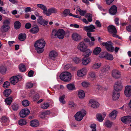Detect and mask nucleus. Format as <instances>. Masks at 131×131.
Segmentation results:
<instances>
[{"label": "nucleus", "instance_id": "1", "mask_svg": "<svg viewBox=\"0 0 131 131\" xmlns=\"http://www.w3.org/2000/svg\"><path fill=\"white\" fill-rule=\"evenodd\" d=\"M45 45L46 42L44 39H41L36 41L34 46L37 52L40 53L43 52V48Z\"/></svg>", "mask_w": 131, "mask_h": 131}, {"label": "nucleus", "instance_id": "2", "mask_svg": "<svg viewBox=\"0 0 131 131\" xmlns=\"http://www.w3.org/2000/svg\"><path fill=\"white\" fill-rule=\"evenodd\" d=\"M65 34V32L63 29H59L57 31L54 29L52 31L51 37L53 38L57 37L59 39H62L64 38Z\"/></svg>", "mask_w": 131, "mask_h": 131}, {"label": "nucleus", "instance_id": "3", "mask_svg": "<svg viewBox=\"0 0 131 131\" xmlns=\"http://www.w3.org/2000/svg\"><path fill=\"white\" fill-rule=\"evenodd\" d=\"M60 79L62 81L67 82L70 80L71 75L70 73L65 72L61 73L60 75Z\"/></svg>", "mask_w": 131, "mask_h": 131}, {"label": "nucleus", "instance_id": "4", "mask_svg": "<svg viewBox=\"0 0 131 131\" xmlns=\"http://www.w3.org/2000/svg\"><path fill=\"white\" fill-rule=\"evenodd\" d=\"M86 114V112L85 110L78 112L74 115L75 119L78 121H81L83 117Z\"/></svg>", "mask_w": 131, "mask_h": 131}, {"label": "nucleus", "instance_id": "5", "mask_svg": "<svg viewBox=\"0 0 131 131\" xmlns=\"http://www.w3.org/2000/svg\"><path fill=\"white\" fill-rule=\"evenodd\" d=\"M77 49L80 51L85 52L88 48V46L83 41L80 42L77 46Z\"/></svg>", "mask_w": 131, "mask_h": 131}, {"label": "nucleus", "instance_id": "6", "mask_svg": "<svg viewBox=\"0 0 131 131\" xmlns=\"http://www.w3.org/2000/svg\"><path fill=\"white\" fill-rule=\"evenodd\" d=\"M112 43L111 41H108L106 42H103V45L105 46L107 51L113 52L114 49V48L112 46Z\"/></svg>", "mask_w": 131, "mask_h": 131}, {"label": "nucleus", "instance_id": "7", "mask_svg": "<svg viewBox=\"0 0 131 131\" xmlns=\"http://www.w3.org/2000/svg\"><path fill=\"white\" fill-rule=\"evenodd\" d=\"M88 71L86 68H84L79 70L77 72V75L80 77H82L87 74Z\"/></svg>", "mask_w": 131, "mask_h": 131}, {"label": "nucleus", "instance_id": "8", "mask_svg": "<svg viewBox=\"0 0 131 131\" xmlns=\"http://www.w3.org/2000/svg\"><path fill=\"white\" fill-rule=\"evenodd\" d=\"M72 40L75 41L79 42L82 39V36L79 34L77 32L73 33L72 35Z\"/></svg>", "mask_w": 131, "mask_h": 131}, {"label": "nucleus", "instance_id": "9", "mask_svg": "<svg viewBox=\"0 0 131 131\" xmlns=\"http://www.w3.org/2000/svg\"><path fill=\"white\" fill-rule=\"evenodd\" d=\"M122 87L121 82L120 81H118L115 83L114 88L115 91H118L122 90Z\"/></svg>", "mask_w": 131, "mask_h": 131}, {"label": "nucleus", "instance_id": "10", "mask_svg": "<svg viewBox=\"0 0 131 131\" xmlns=\"http://www.w3.org/2000/svg\"><path fill=\"white\" fill-rule=\"evenodd\" d=\"M95 28V26L92 24L89 26H85L83 28V30L85 31L90 32H94Z\"/></svg>", "mask_w": 131, "mask_h": 131}, {"label": "nucleus", "instance_id": "11", "mask_svg": "<svg viewBox=\"0 0 131 131\" xmlns=\"http://www.w3.org/2000/svg\"><path fill=\"white\" fill-rule=\"evenodd\" d=\"M124 94L127 97L131 96V85H127L126 86L124 90Z\"/></svg>", "mask_w": 131, "mask_h": 131}, {"label": "nucleus", "instance_id": "12", "mask_svg": "<svg viewBox=\"0 0 131 131\" xmlns=\"http://www.w3.org/2000/svg\"><path fill=\"white\" fill-rule=\"evenodd\" d=\"M121 120L123 123L128 124L131 122V117L129 116H124L121 118Z\"/></svg>", "mask_w": 131, "mask_h": 131}, {"label": "nucleus", "instance_id": "13", "mask_svg": "<svg viewBox=\"0 0 131 131\" xmlns=\"http://www.w3.org/2000/svg\"><path fill=\"white\" fill-rule=\"evenodd\" d=\"M30 113L29 110L25 108L19 112L20 116L22 118L26 117Z\"/></svg>", "mask_w": 131, "mask_h": 131}, {"label": "nucleus", "instance_id": "14", "mask_svg": "<svg viewBox=\"0 0 131 131\" xmlns=\"http://www.w3.org/2000/svg\"><path fill=\"white\" fill-rule=\"evenodd\" d=\"M89 104L91 107L93 108H97L99 106V104L97 102L92 99L89 101Z\"/></svg>", "mask_w": 131, "mask_h": 131}, {"label": "nucleus", "instance_id": "15", "mask_svg": "<svg viewBox=\"0 0 131 131\" xmlns=\"http://www.w3.org/2000/svg\"><path fill=\"white\" fill-rule=\"evenodd\" d=\"M112 75L114 78L118 79L121 77V73L118 70L114 69L112 71Z\"/></svg>", "mask_w": 131, "mask_h": 131}, {"label": "nucleus", "instance_id": "16", "mask_svg": "<svg viewBox=\"0 0 131 131\" xmlns=\"http://www.w3.org/2000/svg\"><path fill=\"white\" fill-rule=\"evenodd\" d=\"M96 77V75L95 72L92 71L90 72L88 74V79L90 80H93Z\"/></svg>", "mask_w": 131, "mask_h": 131}, {"label": "nucleus", "instance_id": "17", "mask_svg": "<svg viewBox=\"0 0 131 131\" xmlns=\"http://www.w3.org/2000/svg\"><path fill=\"white\" fill-rule=\"evenodd\" d=\"M108 31L110 34H116L117 30L115 27L113 25H110L107 27Z\"/></svg>", "mask_w": 131, "mask_h": 131}, {"label": "nucleus", "instance_id": "18", "mask_svg": "<svg viewBox=\"0 0 131 131\" xmlns=\"http://www.w3.org/2000/svg\"><path fill=\"white\" fill-rule=\"evenodd\" d=\"M81 61L83 65L86 66L90 62L91 59L89 58H87V57H85L82 59Z\"/></svg>", "mask_w": 131, "mask_h": 131}, {"label": "nucleus", "instance_id": "19", "mask_svg": "<svg viewBox=\"0 0 131 131\" xmlns=\"http://www.w3.org/2000/svg\"><path fill=\"white\" fill-rule=\"evenodd\" d=\"M11 83L13 85H15L18 81V79L16 76L12 77L9 79Z\"/></svg>", "mask_w": 131, "mask_h": 131}, {"label": "nucleus", "instance_id": "20", "mask_svg": "<svg viewBox=\"0 0 131 131\" xmlns=\"http://www.w3.org/2000/svg\"><path fill=\"white\" fill-rule=\"evenodd\" d=\"M42 16L39 17V19L37 20V22L38 23L43 26L47 25L48 23V21L42 19Z\"/></svg>", "mask_w": 131, "mask_h": 131}, {"label": "nucleus", "instance_id": "21", "mask_svg": "<svg viewBox=\"0 0 131 131\" xmlns=\"http://www.w3.org/2000/svg\"><path fill=\"white\" fill-rule=\"evenodd\" d=\"M117 8L115 5L112 6L110 8L109 12L110 14L112 15H115L117 12Z\"/></svg>", "mask_w": 131, "mask_h": 131}, {"label": "nucleus", "instance_id": "22", "mask_svg": "<svg viewBox=\"0 0 131 131\" xmlns=\"http://www.w3.org/2000/svg\"><path fill=\"white\" fill-rule=\"evenodd\" d=\"M120 94L119 93L116 91H114L112 95V99L113 100H116L119 98Z\"/></svg>", "mask_w": 131, "mask_h": 131}, {"label": "nucleus", "instance_id": "23", "mask_svg": "<svg viewBox=\"0 0 131 131\" xmlns=\"http://www.w3.org/2000/svg\"><path fill=\"white\" fill-rule=\"evenodd\" d=\"M39 124V121L37 119L32 120L30 123V125L33 127H37Z\"/></svg>", "mask_w": 131, "mask_h": 131}, {"label": "nucleus", "instance_id": "24", "mask_svg": "<svg viewBox=\"0 0 131 131\" xmlns=\"http://www.w3.org/2000/svg\"><path fill=\"white\" fill-rule=\"evenodd\" d=\"M101 64L100 63H95L91 66V68L93 70L98 69L101 66Z\"/></svg>", "mask_w": 131, "mask_h": 131}, {"label": "nucleus", "instance_id": "25", "mask_svg": "<svg viewBox=\"0 0 131 131\" xmlns=\"http://www.w3.org/2000/svg\"><path fill=\"white\" fill-rule=\"evenodd\" d=\"M117 113V111L114 110L110 114L109 117L112 120H114L116 116Z\"/></svg>", "mask_w": 131, "mask_h": 131}, {"label": "nucleus", "instance_id": "26", "mask_svg": "<svg viewBox=\"0 0 131 131\" xmlns=\"http://www.w3.org/2000/svg\"><path fill=\"white\" fill-rule=\"evenodd\" d=\"M66 86L68 89L70 91H72L75 89V85L73 83L68 84L66 85Z\"/></svg>", "mask_w": 131, "mask_h": 131}, {"label": "nucleus", "instance_id": "27", "mask_svg": "<svg viewBox=\"0 0 131 131\" xmlns=\"http://www.w3.org/2000/svg\"><path fill=\"white\" fill-rule=\"evenodd\" d=\"M57 53L55 51L52 50L50 51L49 53V56L51 59H53L57 56Z\"/></svg>", "mask_w": 131, "mask_h": 131}, {"label": "nucleus", "instance_id": "28", "mask_svg": "<svg viewBox=\"0 0 131 131\" xmlns=\"http://www.w3.org/2000/svg\"><path fill=\"white\" fill-rule=\"evenodd\" d=\"M39 28L38 26H35L31 28L30 30L31 33L35 34L37 33L39 31Z\"/></svg>", "mask_w": 131, "mask_h": 131}, {"label": "nucleus", "instance_id": "29", "mask_svg": "<svg viewBox=\"0 0 131 131\" xmlns=\"http://www.w3.org/2000/svg\"><path fill=\"white\" fill-rule=\"evenodd\" d=\"M10 27L7 25H3L1 28V30L2 32L7 31L9 28Z\"/></svg>", "mask_w": 131, "mask_h": 131}, {"label": "nucleus", "instance_id": "30", "mask_svg": "<svg viewBox=\"0 0 131 131\" xmlns=\"http://www.w3.org/2000/svg\"><path fill=\"white\" fill-rule=\"evenodd\" d=\"M101 51L100 47H97L94 49L93 51V53L95 55H97L99 54Z\"/></svg>", "mask_w": 131, "mask_h": 131}, {"label": "nucleus", "instance_id": "31", "mask_svg": "<svg viewBox=\"0 0 131 131\" xmlns=\"http://www.w3.org/2000/svg\"><path fill=\"white\" fill-rule=\"evenodd\" d=\"M26 35L25 33H21L19 35L18 39L20 41H24L26 39Z\"/></svg>", "mask_w": 131, "mask_h": 131}, {"label": "nucleus", "instance_id": "32", "mask_svg": "<svg viewBox=\"0 0 131 131\" xmlns=\"http://www.w3.org/2000/svg\"><path fill=\"white\" fill-rule=\"evenodd\" d=\"M0 121L2 123H6V124H8L9 123L8 118L5 116H2Z\"/></svg>", "mask_w": 131, "mask_h": 131}, {"label": "nucleus", "instance_id": "33", "mask_svg": "<svg viewBox=\"0 0 131 131\" xmlns=\"http://www.w3.org/2000/svg\"><path fill=\"white\" fill-rule=\"evenodd\" d=\"M6 71V68L5 66H2L0 67V72L1 74H5Z\"/></svg>", "mask_w": 131, "mask_h": 131}, {"label": "nucleus", "instance_id": "34", "mask_svg": "<svg viewBox=\"0 0 131 131\" xmlns=\"http://www.w3.org/2000/svg\"><path fill=\"white\" fill-rule=\"evenodd\" d=\"M104 57L106 59L108 60H112L113 59V56L109 53H106L104 56Z\"/></svg>", "mask_w": 131, "mask_h": 131}, {"label": "nucleus", "instance_id": "35", "mask_svg": "<svg viewBox=\"0 0 131 131\" xmlns=\"http://www.w3.org/2000/svg\"><path fill=\"white\" fill-rule=\"evenodd\" d=\"M112 124L113 122H112L110 121L109 120H107L105 122L104 124L106 127L110 128L111 127Z\"/></svg>", "mask_w": 131, "mask_h": 131}, {"label": "nucleus", "instance_id": "36", "mask_svg": "<svg viewBox=\"0 0 131 131\" xmlns=\"http://www.w3.org/2000/svg\"><path fill=\"white\" fill-rule=\"evenodd\" d=\"M65 97V95H63L60 96L59 98V100L60 102L63 104H65L66 103V101L64 99Z\"/></svg>", "mask_w": 131, "mask_h": 131}, {"label": "nucleus", "instance_id": "37", "mask_svg": "<svg viewBox=\"0 0 131 131\" xmlns=\"http://www.w3.org/2000/svg\"><path fill=\"white\" fill-rule=\"evenodd\" d=\"M85 93L83 90H80L78 93V96L81 99L83 98L85 96Z\"/></svg>", "mask_w": 131, "mask_h": 131}, {"label": "nucleus", "instance_id": "38", "mask_svg": "<svg viewBox=\"0 0 131 131\" xmlns=\"http://www.w3.org/2000/svg\"><path fill=\"white\" fill-rule=\"evenodd\" d=\"M49 104L47 102H45L41 105V108L43 109H47L49 106Z\"/></svg>", "mask_w": 131, "mask_h": 131}, {"label": "nucleus", "instance_id": "39", "mask_svg": "<svg viewBox=\"0 0 131 131\" xmlns=\"http://www.w3.org/2000/svg\"><path fill=\"white\" fill-rule=\"evenodd\" d=\"M85 52L84 56L85 57H88L91 55L92 51L90 49H87Z\"/></svg>", "mask_w": 131, "mask_h": 131}, {"label": "nucleus", "instance_id": "40", "mask_svg": "<svg viewBox=\"0 0 131 131\" xmlns=\"http://www.w3.org/2000/svg\"><path fill=\"white\" fill-rule=\"evenodd\" d=\"M81 84L83 87L87 88L90 86V83L87 81H84Z\"/></svg>", "mask_w": 131, "mask_h": 131}, {"label": "nucleus", "instance_id": "41", "mask_svg": "<svg viewBox=\"0 0 131 131\" xmlns=\"http://www.w3.org/2000/svg\"><path fill=\"white\" fill-rule=\"evenodd\" d=\"M96 117L98 120L100 122H102L104 119V117H103L101 114H97Z\"/></svg>", "mask_w": 131, "mask_h": 131}, {"label": "nucleus", "instance_id": "42", "mask_svg": "<svg viewBox=\"0 0 131 131\" xmlns=\"http://www.w3.org/2000/svg\"><path fill=\"white\" fill-rule=\"evenodd\" d=\"M86 17L88 18V20L89 22H91L92 21V15L90 14H86L85 15Z\"/></svg>", "mask_w": 131, "mask_h": 131}, {"label": "nucleus", "instance_id": "43", "mask_svg": "<svg viewBox=\"0 0 131 131\" xmlns=\"http://www.w3.org/2000/svg\"><path fill=\"white\" fill-rule=\"evenodd\" d=\"M11 92V90L10 89H7L4 91V94L7 97L10 94Z\"/></svg>", "mask_w": 131, "mask_h": 131}, {"label": "nucleus", "instance_id": "44", "mask_svg": "<svg viewBox=\"0 0 131 131\" xmlns=\"http://www.w3.org/2000/svg\"><path fill=\"white\" fill-rule=\"evenodd\" d=\"M21 23L19 21H16L14 24V26L15 28L19 29L21 27Z\"/></svg>", "mask_w": 131, "mask_h": 131}, {"label": "nucleus", "instance_id": "45", "mask_svg": "<svg viewBox=\"0 0 131 131\" xmlns=\"http://www.w3.org/2000/svg\"><path fill=\"white\" fill-rule=\"evenodd\" d=\"M19 106L17 104H14L12 106V109L14 111H17L19 108Z\"/></svg>", "mask_w": 131, "mask_h": 131}, {"label": "nucleus", "instance_id": "46", "mask_svg": "<svg viewBox=\"0 0 131 131\" xmlns=\"http://www.w3.org/2000/svg\"><path fill=\"white\" fill-rule=\"evenodd\" d=\"M19 69L20 71L23 72L26 70V68L24 65L21 64L19 65Z\"/></svg>", "mask_w": 131, "mask_h": 131}, {"label": "nucleus", "instance_id": "47", "mask_svg": "<svg viewBox=\"0 0 131 131\" xmlns=\"http://www.w3.org/2000/svg\"><path fill=\"white\" fill-rule=\"evenodd\" d=\"M110 67L108 65H106L104 66L101 69L106 73L110 70Z\"/></svg>", "mask_w": 131, "mask_h": 131}, {"label": "nucleus", "instance_id": "48", "mask_svg": "<svg viewBox=\"0 0 131 131\" xmlns=\"http://www.w3.org/2000/svg\"><path fill=\"white\" fill-rule=\"evenodd\" d=\"M12 100V98L9 97L6 98L5 100V102L7 105H10L11 103Z\"/></svg>", "mask_w": 131, "mask_h": 131}, {"label": "nucleus", "instance_id": "49", "mask_svg": "<svg viewBox=\"0 0 131 131\" xmlns=\"http://www.w3.org/2000/svg\"><path fill=\"white\" fill-rule=\"evenodd\" d=\"M37 6L39 8H40L41 9L43 10V11L45 10L47 8L46 7V6L44 5L41 4H38L37 5Z\"/></svg>", "mask_w": 131, "mask_h": 131}, {"label": "nucleus", "instance_id": "50", "mask_svg": "<svg viewBox=\"0 0 131 131\" xmlns=\"http://www.w3.org/2000/svg\"><path fill=\"white\" fill-rule=\"evenodd\" d=\"M73 61L75 63H79L81 61V59L78 57H75L73 59Z\"/></svg>", "mask_w": 131, "mask_h": 131}, {"label": "nucleus", "instance_id": "51", "mask_svg": "<svg viewBox=\"0 0 131 131\" xmlns=\"http://www.w3.org/2000/svg\"><path fill=\"white\" fill-rule=\"evenodd\" d=\"M22 105L24 106H28L29 104V102L27 100H25L22 102Z\"/></svg>", "mask_w": 131, "mask_h": 131}, {"label": "nucleus", "instance_id": "52", "mask_svg": "<svg viewBox=\"0 0 131 131\" xmlns=\"http://www.w3.org/2000/svg\"><path fill=\"white\" fill-rule=\"evenodd\" d=\"M97 6L101 10L103 11L104 12H105V13H102V14L103 15H104L106 13H107L106 11L107 10H106L103 8L102 7V6L100 4H97Z\"/></svg>", "mask_w": 131, "mask_h": 131}, {"label": "nucleus", "instance_id": "53", "mask_svg": "<svg viewBox=\"0 0 131 131\" xmlns=\"http://www.w3.org/2000/svg\"><path fill=\"white\" fill-rule=\"evenodd\" d=\"M77 10L79 12L80 15L82 16H84L86 12L85 10H82L80 8H78Z\"/></svg>", "mask_w": 131, "mask_h": 131}, {"label": "nucleus", "instance_id": "54", "mask_svg": "<svg viewBox=\"0 0 131 131\" xmlns=\"http://www.w3.org/2000/svg\"><path fill=\"white\" fill-rule=\"evenodd\" d=\"M26 123L25 120L24 119H20L19 121V124L20 125H26Z\"/></svg>", "mask_w": 131, "mask_h": 131}, {"label": "nucleus", "instance_id": "55", "mask_svg": "<svg viewBox=\"0 0 131 131\" xmlns=\"http://www.w3.org/2000/svg\"><path fill=\"white\" fill-rule=\"evenodd\" d=\"M10 83L8 81H6L4 83L3 85V87L5 88H8L10 85Z\"/></svg>", "mask_w": 131, "mask_h": 131}, {"label": "nucleus", "instance_id": "56", "mask_svg": "<svg viewBox=\"0 0 131 131\" xmlns=\"http://www.w3.org/2000/svg\"><path fill=\"white\" fill-rule=\"evenodd\" d=\"M43 13L44 14L46 15L47 16H49L51 15L50 12L49 11V9L47 10V8L43 11Z\"/></svg>", "mask_w": 131, "mask_h": 131}, {"label": "nucleus", "instance_id": "57", "mask_svg": "<svg viewBox=\"0 0 131 131\" xmlns=\"http://www.w3.org/2000/svg\"><path fill=\"white\" fill-rule=\"evenodd\" d=\"M70 12V10L69 9H66L64 10L63 12V14L64 16L66 17L69 14Z\"/></svg>", "mask_w": 131, "mask_h": 131}, {"label": "nucleus", "instance_id": "58", "mask_svg": "<svg viewBox=\"0 0 131 131\" xmlns=\"http://www.w3.org/2000/svg\"><path fill=\"white\" fill-rule=\"evenodd\" d=\"M106 72L101 69L100 71L99 75L101 78L105 76V73Z\"/></svg>", "mask_w": 131, "mask_h": 131}, {"label": "nucleus", "instance_id": "59", "mask_svg": "<svg viewBox=\"0 0 131 131\" xmlns=\"http://www.w3.org/2000/svg\"><path fill=\"white\" fill-rule=\"evenodd\" d=\"M69 107L71 108L74 107L76 106L73 102L72 101H71L69 102Z\"/></svg>", "mask_w": 131, "mask_h": 131}, {"label": "nucleus", "instance_id": "60", "mask_svg": "<svg viewBox=\"0 0 131 131\" xmlns=\"http://www.w3.org/2000/svg\"><path fill=\"white\" fill-rule=\"evenodd\" d=\"M91 129V131H96V125L95 124H93L91 125L90 126Z\"/></svg>", "mask_w": 131, "mask_h": 131}, {"label": "nucleus", "instance_id": "61", "mask_svg": "<svg viewBox=\"0 0 131 131\" xmlns=\"http://www.w3.org/2000/svg\"><path fill=\"white\" fill-rule=\"evenodd\" d=\"M0 12L4 14H6L7 13V12L4 9H3V7H0Z\"/></svg>", "mask_w": 131, "mask_h": 131}, {"label": "nucleus", "instance_id": "62", "mask_svg": "<svg viewBox=\"0 0 131 131\" xmlns=\"http://www.w3.org/2000/svg\"><path fill=\"white\" fill-rule=\"evenodd\" d=\"M49 11L50 12L51 14V13H56L57 12L56 9L54 8H51L49 9Z\"/></svg>", "mask_w": 131, "mask_h": 131}, {"label": "nucleus", "instance_id": "63", "mask_svg": "<svg viewBox=\"0 0 131 131\" xmlns=\"http://www.w3.org/2000/svg\"><path fill=\"white\" fill-rule=\"evenodd\" d=\"M10 19L9 18H8L5 19L3 22L4 25H9L10 24Z\"/></svg>", "mask_w": 131, "mask_h": 131}, {"label": "nucleus", "instance_id": "64", "mask_svg": "<svg viewBox=\"0 0 131 131\" xmlns=\"http://www.w3.org/2000/svg\"><path fill=\"white\" fill-rule=\"evenodd\" d=\"M26 87L30 88L33 86V84L32 83L30 82L27 83H26Z\"/></svg>", "mask_w": 131, "mask_h": 131}]
</instances>
